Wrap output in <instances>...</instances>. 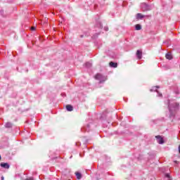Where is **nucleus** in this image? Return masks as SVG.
<instances>
[{
  "instance_id": "1",
  "label": "nucleus",
  "mask_w": 180,
  "mask_h": 180,
  "mask_svg": "<svg viewBox=\"0 0 180 180\" xmlns=\"http://www.w3.org/2000/svg\"><path fill=\"white\" fill-rule=\"evenodd\" d=\"M179 109V103H174L169 105V110L170 112V117L175 116V111Z\"/></svg>"
},
{
  "instance_id": "2",
  "label": "nucleus",
  "mask_w": 180,
  "mask_h": 180,
  "mask_svg": "<svg viewBox=\"0 0 180 180\" xmlns=\"http://www.w3.org/2000/svg\"><path fill=\"white\" fill-rule=\"evenodd\" d=\"M95 79H98V81H100V84H102V82H105L106 81V77L101 74L98 73L95 76Z\"/></svg>"
},
{
  "instance_id": "3",
  "label": "nucleus",
  "mask_w": 180,
  "mask_h": 180,
  "mask_svg": "<svg viewBox=\"0 0 180 180\" xmlns=\"http://www.w3.org/2000/svg\"><path fill=\"white\" fill-rule=\"evenodd\" d=\"M155 139L159 144H164V139L161 136L158 135L155 136Z\"/></svg>"
},
{
  "instance_id": "4",
  "label": "nucleus",
  "mask_w": 180,
  "mask_h": 180,
  "mask_svg": "<svg viewBox=\"0 0 180 180\" xmlns=\"http://www.w3.org/2000/svg\"><path fill=\"white\" fill-rule=\"evenodd\" d=\"M141 8L143 12H146V11H150V6L147 5V4H143Z\"/></svg>"
},
{
  "instance_id": "5",
  "label": "nucleus",
  "mask_w": 180,
  "mask_h": 180,
  "mask_svg": "<svg viewBox=\"0 0 180 180\" xmlns=\"http://www.w3.org/2000/svg\"><path fill=\"white\" fill-rule=\"evenodd\" d=\"M136 57L138 60H141V58L143 57V52L141 50H137Z\"/></svg>"
},
{
  "instance_id": "6",
  "label": "nucleus",
  "mask_w": 180,
  "mask_h": 180,
  "mask_svg": "<svg viewBox=\"0 0 180 180\" xmlns=\"http://www.w3.org/2000/svg\"><path fill=\"white\" fill-rule=\"evenodd\" d=\"M1 168H5V169H9L10 165L8 163L1 162Z\"/></svg>"
},
{
  "instance_id": "7",
  "label": "nucleus",
  "mask_w": 180,
  "mask_h": 180,
  "mask_svg": "<svg viewBox=\"0 0 180 180\" xmlns=\"http://www.w3.org/2000/svg\"><path fill=\"white\" fill-rule=\"evenodd\" d=\"M157 88H160V86L153 87V89H150V92H153V91H155V92H158V96L162 97V94L158 92V91H157Z\"/></svg>"
},
{
  "instance_id": "8",
  "label": "nucleus",
  "mask_w": 180,
  "mask_h": 180,
  "mask_svg": "<svg viewBox=\"0 0 180 180\" xmlns=\"http://www.w3.org/2000/svg\"><path fill=\"white\" fill-rule=\"evenodd\" d=\"M110 67H111V68H117V63H114V62H110L109 63Z\"/></svg>"
},
{
  "instance_id": "9",
  "label": "nucleus",
  "mask_w": 180,
  "mask_h": 180,
  "mask_svg": "<svg viewBox=\"0 0 180 180\" xmlns=\"http://www.w3.org/2000/svg\"><path fill=\"white\" fill-rule=\"evenodd\" d=\"M66 109H67L68 112H72L74 110V107H72V105H67Z\"/></svg>"
},
{
  "instance_id": "10",
  "label": "nucleus",
  "mask_w": 180,
  "mask_h": 180,
  "mask_svg": "<svg viewBox=\"0 0 180 180\" xmlns=\"http://www.w3.org/2000/svg\"><path fill=\"white\" fill-rule=\"evenodd\" d=\"M4 126L6 129H12V126H13V124L11 122H6Z\"/></svg>"
},
{
  "instance_id": "11",
  "label": "nucleus",
  "mask_w": 180,
  "mask_h": 180,
  "mask_svg": "<svg viewBox=\"0 0 180 180\" xmlns=\"http://www.w3.org/2000/svg\"><path fill=\"white\" fill-rule=\"evenodd\" d=\"M165 57L167 60H172V54L171 53H166Z\"/></svg>"
},
{
  "instance_id": "12",
  "label": "nucleus",
  "mask_w": 180,
  "mask_h": 180,
  "mask_svg": "<svg viewBox=\"0 0 180 180\" xmlns=\"http://www.w3.org/2000/svg\"><path fill=\"white\" fill-rule=\"evenodd\" d=\"M144 18V15L141 13H139L136 14V19L139 20V19H143Z\"/></svg>"
},
{
  "instance_id": "13",
  "label": "nucleus",
  "mask_w": 180,
  "mask_h": 180,
  "mask_svg": "<svg viewBox=\"0 0 180 180\" xmlns=\"http://www.w3.org/2000/svg\"><path fill=\"white\" fill-rule=\"evenodd\" d=\"M1 15L3 18H6V16H8V13H6V11H4V10H1Z\"/></svg>"
},
{
  "instance_id": "14",
  "label": "nucleus",
  "mask_w": 180,
  "mask_h": 180,
  "mask_svg": "<svg viewBox=\"0 0 180 180\" xmlns=\"http://www.w3.org/2000/svg\"><path fill=\"white\" fill-rule=\"evenodd\" d=\"M75 175L77 179H81V178H82V174L78 172H75Z\"/></svg>"
},
{
  "instance_id": "15",
  "label": "nucleus",
  "mask_w": 180,
  "mask_h": 180,
  "mask_svg": "<svg viewBox=\"0 0 180 180\" xmlns=\"http://www.w3.org/2000/svg\"><path fill=\"white\" fill-rule=\"evenodd\" d=\"M85 66L87 68H91V67H92V63H89V62H86L85 63Z\"/></svg>"
},
{
  "instance_id": "16",
  "label": "nucleus",
  "mask_w": 180,
  "mask_h": 180,
  "mask_svg": "<svg viewBox=\"0 0 180 180\" xmlns=\"http://www.w3.org/2000/svg\"><path fill=\"white\" fill-rule=\"evenodd\" d=\"M136 30H141V25L140 24H137L135 25Z\"/></svg>"
},
{
  "instance_id": "17",
  "label": "nucleus",
  "mask_w": 180,
  "mask_h": 180,
  "mask_svg": "<svg viewBox=\"0 0 180 180\" xmlns=\"http://www.w3.org/2000/svg\"><path fill=\"white\" fill-rule=\"evenodd\" d=\"M165 177H166V178H169V179H171V176H170L169 174H167L165 175Z\"/></svg>"
},
{
  "instance_id": "18",
  "label": "nucleus",
  "mask_w": 180,
  "mask_h": 180,
  "mask_svg": "<svg viewBox=\"0 0 180 180\" xmlns=\"http://www.w3.org/2000/svg\"><path fill=\"white\" fill-rule=\"evenodd\" d=\"M104 30H105V32H108V30H109V27H104Z\"/></svg>"
},
{
  "instance_id": "19",
  "label": "nucleus",
  "mask_w": 180,
  "mask_h": 180,
  "mask_svg": "<svg viewBox=\"0 0 180 180\" xmlns=\"http://www.w3.org/2000/svg\"><path fill=\"white\" fill-rule=\"evenodd\" d=\"M31 30H36V27H32Z\"/></svg>"
},
{
  "instance_id": "20",
  "label": "nucleus",
  "mask_w": 180,
  "mask_h": 180,
  "mask_svg": "<svg viewBox=\"0 0 180 180\" xmlns=\"http://www.w3.org/2000/svg\"><path fill=\"white\" fill-rule=\"evenodd\" d=\"M179 153H180V145L179 146Z\"/></svg>"
},
{
  "instance_id": "21",
  "label": "nucleus",
  "mask_w": 180,
  "mask_h": 180,
  "mask_svg": "<svg viewBox=\"0 0 180 180\" xmlns=\"http://www.w3.org/2000/svg\"><path fill=\"white\" fill-rule=\"evenodd\" d=\"M175 164H178V161L175 160L174 161Z\"/></svg>"
},
{
  "instance_id": "22",
  "label": "nucleus",
  "mask_w": 180,
  "mask_h": 180,
  "mask_svg": "<svg viewBox=\"0 0 180 180\" xmlns=\"http://www.w3.org/2000/svg\"><path fill=\"white\" fill-rule=\"evenodd\" d=\"M1 180H4V176L1 177Z\"/></svg>"
}]
</instances>
